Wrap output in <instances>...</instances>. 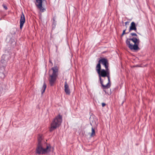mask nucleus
I'll list each match as a JSON object with an SVG mask.
<instances>
[{
    "mask_svg": "<svg viewBox=\"0 0 155 155\" xmlns=\"http://www.w3.org/2000/svg\"><path fill=\"white\" fill-rule=\"evenodd\" d=\"M132 30H134L135 31H136L137 30V28L136 26L135 23L134 22H132L130 24L129 32H130Z\"/></svg>",
    "mask_w": 155,
    "mask_h": 155,
    "instance_id": "obj_9",
    "label": "nucleus"
},
{
    "mask_svg": "<svg viewBox=\"0 0 155 155\" xmlns=\"http://www.w3.org/2000/svg\"><path fill=\"white\" fill-rule=\"evenodd\" d=\"M107 60L105 58H103L99 60L98 61V62L100 64L101 63L103 64L105 63L106 62H107Z\"/></svg>",
    "mask_w": 155,
    "mask_h": 155,
    "instance_id": "obj_12",
    "label": "nucleus"
},
{
    "mask_svg": "<svg viewBox=\"0 0 155 155\" xmlns=\"http://www.w3.org/2000/svg\"><path fill=\"white\" fill-rule=\"evenodd\" d=\"M38 143L41 144V141L42 139V137L41 135H39L38 137Z\"/></svg>",
    "mask_w": 155,
    "mask_h": 155,
    "instance_id": "obj_14",
    "label": "nucleus"
},
{
    "mask_svg": "<svg viewBox=\"0 0 155 155\" xmlns=\"http://www.w3.org/2000/svg\"><path fill=\"white\" fill-rule=\"evenodd\" d=\"M62 121V116L59 114L55 117L51 123L50 131H52L61 125Z\"/></svg>",
    "mask_w": 155,
    "mask_h": 155,
    "instance_id": "obj_2",
    "label": "nucleus"
},
{
    "mask_svg": "<svg viewBox=\"0 0 155 155\" xmlns=\"http://www.w3.org/2000/svg\"><path fill=\"white\" fill-rule=\"evenodd\" d=\"M105 70L107 72V75H110V72L108 68H107V69H106Z\"/></svg>",
    "mask_w": 155,
    "mask_h": 155,
    "instance_id": "obj_18",
    "label": "nucleus"
},
{
    "mask_svg": "<svg viewBox=\"0 0 155 155\" xmlns=\"http://www.w3.org/2000/svg\"><path fill=\"white\" fill-rule=\"evenodd\" d=\"M64 90L67 94L69 95L71 93L67 81H65L64 82Z\"/></svg>",
    "mask_w": 155,
    "mask_h": 155,
    "instance_id": "obj_6",
    "label": "nucleus"
},
{
    "mask_svg": "<svg viewBox=\"0 0 155 155\" xmlns=\"http://www.w3.org/2000/svg\"><path fill=\"white\" fill-rule=\"evenodd\" d=\"M108 61H107V62H106L104 64H103L104 65V67H105V69H107L108 68Z\"/></svg>",
    "mask_w": 155,
    "mask_h": 155,
    "instance_id": "obj_16",
    "label": "nucleus"
},
{
    "mask_svg": "<svg viewBox=\"0 0 155 155\" xmlns=\"http://www.w3.org/2000/svg\"><path fill=\"white\" fill-rule=\"evenodd\" d=\"M108 80V83L105 85L103 84V81H101V78H100V83L102 85V86L103 89H106L109 88L110 86V75H107L106 76Z\"/></svg>",
    "mask_w": 155,
    "mask_h": 155,
    "instance_id": "obj_4",
    "label": "nucleus"
},
{
    "mask_svg": "<svg viewBox=\"0 0 155 155\" xmlns=\"http://www.w3.org/2000/svg\"><path fill=\"white\" fill-rule=\"evenodd\" d=\"M128 22H125V25H126L127 23H128Z\"/></svg>",
    "mask_w": 155,
    "mask_h": 155,
    "instance_id": "obj_23",
    "label": "nucleus"
},
{
    "mask_svg": "<svg viewBox=\"0 0 155 155\" xmlns=\"http://www.w3.org/2000/svg\"><path fill=\"white\" fill-rule=\"evenodd\" d=\"M130 35L132 37L130 38H127L126 41L127 45L131 50H139L138 47L140 41L137 34L135 33H131Z\"/></svg>",
    "mask_w": 155,
    "mask_h": 155,
    "instance_id": "obj_1",
    "label": "nucleus"
},
{
    "mask_svg": "<svg viewBox=\"0 0 155 155\" xmlns=\"http://www.w3.org/2000/svg\"><path fill=\"white\" fill-rule=\"evenodd\" d=\"M20 28L21 29L22 28L23 25L25 22V15L23 12H22L21 14L20 20Z\"/></svg>",
    "mask_w": 155,
    "mask_h": 155,
    "instance_id": "obj_5",
    "label": "nucleus"
},
{
    "mask_svg": "<svg viewBox=\"0 0 155 155\" xmlns=\"http://www.w3.org/2000/svg\"><path fill=\"white\" fill-rule=\"evenodd\" d=\"M3 8L5 9V10H7V9H8V8L5 5H4V4H3V5H2Z\"/></svg>",
    "mask_w": 155,
    "mask_h": 155,
    "instance_id": "obj_20",
    "label": "nucleus"
},
{
    "mask_svg": "<svg viewBox=\"0 0 155 155\" xmlns=\"http://www.w3.org/2000/svg\"><path fill=\"white\" fill-rule=\"evenodd\" d=\"M56 51H57L58 50V46H56Z\"/></svg>",
    "mask_w": 155,
    "mask_h": 155,
    "instance_id": "obj_22",
    "label": "nucleus"
},
{
    "mask_svg": "<svg viewBox=\"0 0 155 155\" xmlns=\"http://www.w3.org/2000/svg\"><path fill=\"white\" fill-rule=\"evenodd\" d=\"M51 69L53 71V73L52 74V75L57 76L58 73V68L57 66H54Z\"/></svg>",
    "mask_w": 155,
    "mask_h": 155,
    "instance_id": "obj_8",
    "label": "nucleus"
},
{
    "mask_svg": "<svg viewBox=\"0 0 155 155\" xmlns=\"http://www.w3.org/2000/svg\"><path fill=\"white\" fill-rule=\"evenodd\" d=\"M99 74L100 78H101V76L103 77H105L107 75L106 71V70L104 69L101 70L99 73V74Z\"/></svg>",
    "mask_w": 155,
    "mask_h": 155,
    "instance_id": "obj_10",
    "label": "nucleus"
},
{
    "mask_svg": "<svg viewBox=\"0 0 155 155\" xmlns=\"http://www.w3.org/2000/svg\"><path fill=\"white\" fill-rule=\"evenodd\" d=\"M96 69L98 74H99L101 69V66L100 64L98 62V64L97 65Z\"/></svg>",
    "mask_w": 155,
    "mask_h": 155,
    "instance_id": "obj_11",
    "label": "nucleus"
},
{
    "mask_svg": "<svg viewBox=\"0 0 155 155\" xmlns=\"http://www.w3.org/2000/svg\"><path fill=\"white\" fill-rule=\"evenodd\" d=\"M46 88V85L45 83H44L43 86V89L42 90V91H41L42 94H43L44 92L45 91Z\"/></svg>",
    "mask_w": 155,
    "mask_h": 155,
    "instance_id": "obj_15",
    "label": "nucleus"
},
{
    "mask_svg": "<svg viewBox=\"0 0 155 155\" xmlns=\"http://www.w3.org/2000/svg\"><path fill=\"white\" fill-rule=\"evenodd\" d=\"M50 145H46L45 148H44L42 144H38L36 149V153L38 154H45L49 152L51 150Z\"/></svg>",
    "mask_w": 155,
    "mask_h": 155,
    "instance_id": "obj_3",
    "label": "nucleus"
},
{
    "mask_svg": "<svg viewBox=\"0 0 155 155\" xmlns=\"http://www.w3.org/2000/svg\"><path fill=\"white\" fill-rule=\"evenodd\" d=\"M92 132L90 136L91 137H94L95 135V131L93 127L91 128Z\"/></svg>",
    "mask_w": 155,
    "mask_h": 155,
    "instance_id": "obj_13",
    "label": "nucleus"
},
{
    "mask_svg": "<svg viewBox=\"0 0 155 155\" xmlns=\"http://www.w3.org/2000/svg\"><path fill=\"white\" fill-rule=\"evenodd\" d=\"M57 76H54L52 75H50V79H49V83L51 86H52L55 81Z\"/></svg>",
    "mask_w": 155,
    "mask_h": 155,
    "instance_id": "obj_7",
    "label": "nucleus"
},
{
    "mask_svg": "<svg viewBox=\"0 0 155 155\" xmlns=\"http://www.w3.org/2000/svg\"><path fill=\"white\" fill-rule=\"evenodd\" d=\"M101 104H102V106L103 107H104L106 105V104L104 103H102Z\"/></svg>",
    "mask_w": 155,
    "mask_h": 155,
    "instance_id": "obj_21",
    "label": "nucleus"
},
{
    "mask_svg": "<svg viewBox=\"0 0 155 155\" xmlns=\"http://www.w3.org/2000/svg\"><path fill=\"white\" fill-rule=\"evenodd\" d=\"M53 22L52 24L53 26V28H55L56 25V22L55 21V20L54 18L53 19Z\"/></svg>",
    "mask_w": 155,
    "mask_h": 155,
    "instance_id": "obj_17",
    "label": "nucleus"
},
{
    "mask_svg": "<svg viewBox=\"0 0 155 155\" xmlns=\"http://www.w3.org/2000/svg\"><path fill=\"white\" fill-rule=\"evenodd\" d=\"M126 29L125 30H124L123 31V33H122V34L121 35V36H123L124 34H127V33H126L125 32V31H126Z\"/></svg>",
    "mask_w": 155,
    "mask_h": 155,
    "instance_id": "obj_19",
    "label": "nucleus"
}]
</instances>
